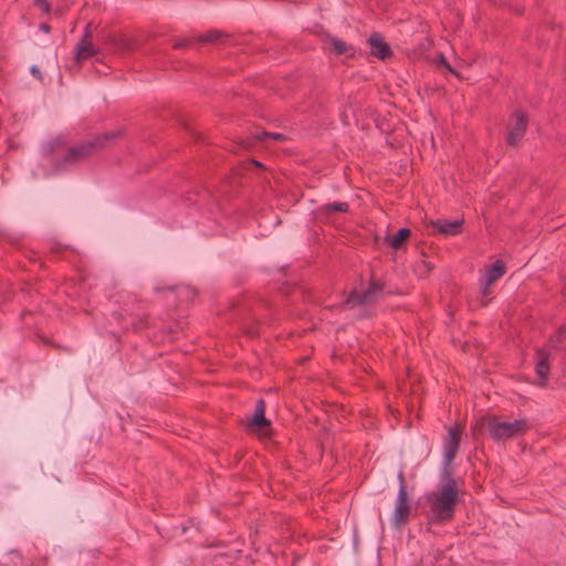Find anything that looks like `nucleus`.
<instances>
[{"mask_svg":"<svg viewBox=\"0 0 566 566\" xmlns=\"http://www.w3.org/2000/svg\"><path fill=\"white\" fill-rule=\"evenodd\" d=\"M34 4L39 7L43 12L50 13L51 6L48 0H34Z\"/></svg>","mask_w":566,"mask_h":566,"instance_id":"22","label":"nucleus"},{"mask_svg":"<svg viewBox=\"0 0 566 566\" xmlns=\"http://www.w3.org/2000/svg\"><path fill=\"white\" fill-rule=\"evenodd\" d=\"M368 44L373 56L386 60L392 55L390 46L385 42L384 38L379 33H373L368 39Z\"/></svg>","mask_w":566,"mask_h":566,"instance_id":"10","label":"nucleus"},{"mask_svg":"<svg viewBox=\"0 0 566 566\" xmlns=\"http://www.w3.org/2000/svg\"><path fill=\"white\" fill-rule=\"evenodd\" d=\"M527 116L522 111H515L509 122V132L506 136V143L509 146L515 147L518 145L521 139L527 129Z\"/></svg>","mask_w":566,"mask_h":566,"instance_id":"6","label":"nucleus"},{"mask_svg":"<svg viewBox=\"0 0 566 566\" xmlns=\"http://www.w3.org/2000/svg\"><path fill=\"white\" fill-rule=\"evenodd\" d=\"M410 515V505L406 486L399 488L397 504L394 511V523L396 526L407 523Z\"/></svg>","mask_w":566,"mask_h":566,"instance_id":"9","label":"nucleus"},{"mask_svg":"<svg viewBox=\"0 0 566 566\" xmlns=\"http://www.w3.org/2000/svg\"><path fill=\"white\" fill-rule=\"evenodd\" d=\"M331 44L337 55H343L348 51V45L339 39L333 38Z\"/></svg>","mask_w":566,"mask_h":566,"instance_id":"19","label":"nucleus"},{"mask_svg":"<svg viewBox=\"0 0 566 566\" xmlns=\"http://www.w3.org/2000/svg\"><path fill=\"white\" fill-rule=\"evenodd\" d=\"M122 135L120 130L106 132L95 136L93 139L71 147L64 158V163L74 165L91 157L95 151L109 146Z\"/></svg>","mask_w":566,"mask_h":566,"instance_id":"3","label":"nucleus"},{"mask_svg":"<svg viewBox=\"0 0 566 566\" xmlns=\"http://www.w3.org/2000/svg\"><path fill=\"white\" fill-rule=\"evenodd\" d=\"M398 481H399V484H400V485H399V488H401V486H406V480H405V475H403V473H402V472H399V474H398Z\"/></svg>","mask_w":566,"mask_h":566,"instance_id":"27","label":"nucleus"},{"mask_svg":"<svg viewBox=\"0 0 566 566\" xmlns=\"http://www.w3.org/2000/svg\"><path fill=\"white\" fill-rule=\"evenodd\" d=\"M490 286L491 285H488V281H482L481 282V293H482V300H481V304L482 305H488L489 303V296L491 295V290H490Z\"/></svg>","mask_w":566,"mask_h":566,"instance_id":"20","label":"nucleus"},{"mask_svg":"<svg viewBox=\"0 0 566 566\" xmlns=\"http://www.w3.org/2000/svg\"><path fill=\"white\" fill-rule=\"evenodd\" d=\"M40 30H42L45 33H49L51 31V27L48 23H42L40 25Z\"/></svg>","mask_w":566,"mask_h":566,"instance_id":"28","label":"nucleus"},{"mask_svg":"<svg viewBox=\"0 0 566 566\" xmlns=\"http://www.w3.org/2000/svg\"><path fill=\"white\" fill-rule=\"evenodd\" d=\"M566 338V325H562L554 335H552L547 342V348H537L536 349V366L535 370L538 376V384L541 386H545L547 382L548 371H549V349H559L563 347Z\"/></svg>","mask_w":566,"mask_h":566,"instance_id":"4","label":"nucleus"},{"mask_svg":"<svg viewBox=\"0 0 566 566\" xmlns=\"http://www.w3.org/2000/svg\"><path fill=\"white\" fill-rule=\"evenodd\" d=\"M244 333L249 336V337H256L259 335V331L256 328V326H252V327H247L244 329Z\"/></svg>","mask_w":566,"mask_h":566,"instance_id":"25","label":"nucleus"},{"mask_svg":"<svg viewBox=\"0 0 566 566\" xmlns=\"http://www.w3.org/2000/svg\"><path fill=\"white\" fill-rule=\"evenodd\" d=\"M97 54V50L92 44V41L78 42L75 46V61L76 63H82L88 57Z\"/></svg>","mask_w":566,"mask_h":566,"instance_id":"15","label":"nucleus"},{"mask_svg":"<svg viewBox=\"0 0 566 566\" xmlns=\"http://www.w3.org/2000/svg\"><path fill=\"white\" fill-rule=\"evenodd\" d=\"M349 205L347 202H331L322 206L319 212L324 216H332L334 213H347Z\"/></svg>","mask_w":566,"mask_h":566,"instance_id":"17","label":"nucleus"},{"mask_svg":"<svg viewBox=\"0 0 566 566\" xmlns=\"http://www.w3.org/2000/svg\"><path fill=\"white\" fill-rule=\"evenodd\" d=\"M92 36H93L92 23H87L85 29H84V33H83V36H82L80 42H84L85 40L86 41H91Z\"/></svg>","mask_w":566,"mask_h":566,"instance_id":"23","label":"nucleus"},{"mask_svg":"<svg viewBox=\"0 0 566 566\" xmlns=\"http://www.w3.org/2000/svg\"><path fill=\"white\" fill-rule=\"evenodd\" d=\"M30 72L39 81L43 80V75H42V73H41V71H40V69L38 66H35V65L31 66Z\"/></svg>","mask_w":566,"mask_h":566,"instance_id":"24","label":"nucleus"},{"mask_svg":"<svg viewBox=\"0 0 566 566\" xmlns=\"http://www.w3.org/2000/svg\"><path fill=\"white\" fill-rule=\"evenodd\" d=\"M385 286V282L375 280L374 275H371L368 287L364 291L353 290L346 297L344 306L354 308L356 306L375 304L384 296Z\"/></svg>","mask_w":566,"mask_h":566,"instance_id":"5","label":"nucleus"},{"mask_svg":"<svg viewBox=\"0 0 566 566\" xmlns=\"http://www.w3.org/2000/svg\"><path fill=\"white\" fill-rule=\"evenodd\" d=\"M250 427L263 428L270 426V421L265 418V401L258 400L254 409V415L249 422Z\"/></svg>","mask_w":566,"mask_h":566,"instance_id":"14","label":"nucleus"},{"mask_svg":"<svg viewBox=\"0 0 566 566\" xmlns=\"http://www.w3.org/2000/svg\"><path fill=\"white\" fill-rule=\"evenodd\" d=\"M433 269V265L430 263V262H427V261H421L418 265H417V272L421 275V276H426L428 275Z\"/></svg>","mask_w":566,"mask_h":566,"instance_id":"21","label":"nucleus"},{"mask_svg":"<svg viewBox=\"0 0 566 566\" xmlns=\"http://www.w3.org/2000/svg\"><path fill=\"white\" fill-rule=\"evenodd\" d=\"M190 44V41L188 40H182V41H178L174 44V49L178 50V49H182V48H186Z\"/></svg>","mask_w":566,"mask_h":566,"instance_id":"26","label":"nucleus"},{"mask_svg":"<svg viewBox=\"0 0 566 566\" xmlns=\"http://www.w3.org/2000/svg\"><path fill=\"white\" fill-rule=\"evenodd\" d=\"M444 474L446 482L436 491H432L424 496L426 504L428 505V532H432L433 525L447 524L454 518L459 500V489L455 480L451 475V472L446 470Z\"/></svg>","mask_w":566,"mask_h":566,"instance_id":"1","label":"nucleus"},{"mask_svg":"<svg viewBox=\"0 0 566 566\" xmlns=\"http://www.w3.org/2000/svg\"><path fill=\"white\" fill-rule=\"evenodd\" d=\"M223 36V33L218 30H210L198 36V41L201 43L218 42Z\"/></svg>","mask_w":566,"mask_h":566,"instance_id":"18","label":"nucleus"},{"mask_svg":"<svg viewBox=\"0 0 566 566\" xmlns=\"http://www.w3.org/2000/svg\"><path fill=\"white\" fill-rule=\"evenodd\" d=\"M251 164H252V165H254L255 167H260V168H262V167H263V165H262L260 161L254 160V159H253V160H251Z\"/></svg>","mask_w":566,"mask_h":566,"instance_id":"29","label":"nucleus"},{"mask_svg":"<svg viewBox=\"0 0 566 566\" xmlns=\"http://www.w3.org/2000/svg\"><path fill=\"white\" fill-rule=\"evenodd\" d=\"M410 234H411V231L409 229L401 228L398 230V232L395 235H392V237L387 235L385 238V242L392 249L399 250L403 245V243L408 240Z\"/></svg>","mask_w":566,"mask_h":566,"instance_id":"16","label":"nucleus"},{"mask_svg":"<svg viewBox=\"0 0 566 566\" xmlns=\"http://www.w3.org/2000/svg\"><path fill=\"white\" fill-rule=\"evenodd\" d=\"M506 272L505 263L502 260H496L491 266L486 269L484 281H488V285L494 284L500 280Z\"/></svg>","mask_w":566,"mask_h":566,"instance_id":"13","label":"nucleus"},{"mask_svg":"<svg viewBox=\"0 0 566 566\" xmlns=\"http://www.w3.org/2000/svg\"><path fill=\"white\" fill-rule=\"evenodd\" d=\"M283 143L287 140V137L281 133H270L265 130H255L250 134L247 138L242 139L239 144V148L252 149L258 144H268L269 142Z\"/></svg>","mask_w":566,"mask_h":566,"instance_id":"7","label":"nucleus"},{"mask_svg":"<svg viewBox=\"0 0 566 566\" xmlns=\"http://www.w3.org/2000/svg\"><path fill=\"white\" fill-rule=\"evenodd\" d=\"M430 226L443 235H457L463 230V220L449 221L444 219L431 221Z\"/></svg>","mask_w":566,"mask_h":566,"instance_id":"11","label":"nucleus"},{"mask_svg":"<svg viewBox=\"0 0 566 566\" xmlns=\"http://www.w3.org/2000/svg\"><path fill=\"white\" fill-rule=\"evenodd\" d=\"M486 428L490 437L494 441H506L518 438L528 432L532 428L527 419H516L512 422L501 421L495 416L481 418L472 427V434L478 437L481 431Z\"/></svg>","mask_w":566,"mask_h":566,"instance_id":"2","label":"nucleus"},{"mask_svg":"<svg viewBox=\"0 0 566 566\" xmlns=\"http://www.w3.org/2000/svg\"><path fill=\"white\" fill-rule=\"evenodd\" d=\"M462 432L463 428L459 424H455L449 430V436L444 444V462L447 465L454 460L459 451Z\"/></svg>","mask_w":566,"mask_h":566,"instance_id":"8","label":"nucleus"},{"mask_svg":"<svg viewBox=\"0 0 566 566\" xmlns=\"http://www.w3.org/2000/svg\"><path fill=\"white\" fill-rule=\"evenodd\" d=\"M105 43L112 44L118 51H128L134 48V41L125 35L107 33L103 36Z\"/></svg>","mask_w":566,"mask_h":566,"instance_id":"12","label":"nucleus"}]
</instances>
